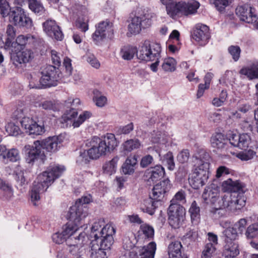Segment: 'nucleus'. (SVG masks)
Segmentation results:
<instances>
[{
  "label": "nucleus",
  "instance_id": "f257e3e1",
  "mask_svg": "<svg viewBox=\"0 0 258 258\" xmlns=\"http://www.w3.org/2000/svg\"><path fill=\"white\" fill-rule=\"evenodd\" d=\"M64 140L62 135L49 137L43 140L34 142L33 146L26 145V161L29 164H33L37 160L43 162L46 159L45 152L54 153L60 148Z\"/></svg>",
  "mask_w": 258,
  "mask_h": 258
},
{
  "label": "nucleus",
  "instance_id": "f03ea898",
  "mask_svg": "<svg viewBox=\"0 0 258 258\" xmlns=\"http://www.w3.org/2000/svg\"><path fill=\"white\" fill-rule=\"evenodd\" d=\"M63 165H54L49 167L47 170L39 174L34 181L30 193L31 201L35 206L40 199V195L46 190L54 180L65 171Z\"/></svg>",
  "mask_w": 258,
  "mask_h": 258
},
{
  "label": "nucleus",
  "instance_id": "7ed1b4c3",
  "mask_svg": "<svg viewBox=\"0 0 258 258\" xmlns=\"http://www.w3.org/2000/svg\"><path fill=\"white\" fill-rule=\"evenodd\" d=\"M194 168L188 178L189 183L195 189L204 185L209 174L210 156L204 150H200L192 157Z\"/></svg>",
  "mask_w": 258,
  "mask_h": 258
},
{
  "label": "nucleus",
  "instance_id": "20e7f679",
  "mask_svg": "<svg viewBox=\"0 0 258 258\" xmlns=\"http://www.w3.org/2000/svg\"><path fill=\"white\" fill-rule=\"evenodd\" d=\"M83 226H76L73 223L72 225H69L66 226L61 233L57 232L52 235V238L54 242L56 244H61L64 241L71 247L77 246L78 245H84L88 241L85 233H81L77 235V230Z\"/></svg>",
  "mask_w": 258,
  "mask_h": 258
},
{
  "label": "nucleus",
  "instance_id": "39448f33",
  "mask_svg": "<svg viewBox=\"0 0 258 258\" xmlns=\"http://www.w3.org/2000/svg\"><path fill=\"white\" fill-rule=\"evenodd\" d=\"M117 142L115 135L113 134L107 133L106 135L99 138L97 136L92 137L87 141V146H92L95 149H92L94 156L105 155L111 153L117 147Z\"/></svg>",
  "mask_w": 258,
  "mask_h": 258
},
{
  "label": "nucleus",
  "instance_id": "423d86ee",
  "mask_svg": "<svg viewBox=\"0 0 258 258\" xmlns=\"http://www.w3.org/2000/svg\"><path fill=\"white\" fill-rule=\"evenodd\" d=\"M115 232V229L111 224H105L103 219H99L93 223L91 228L90 236L95 239L92 242H97L109 246L110 243H113V236Z\"/></svg>",
  "mask_w": 258,
  "mask_h": 258
},
{
  "label": "nucleus",
  "instance_id": "0eeeda50",
  "mask_svg": "<svg viewBox=\"0 0 258 258\" xmlns=\"http://www.w3.org/2000/svg\"><path fill=\"white\" fill-rule=\"evenodd\" d=\"M115 232V229L111 224H105L103 219H99L93 223L91 228L90 236L95 239L92 242H97L109 246L110 243H113V236Z\"/></svg>",
  "mask_w": 258,
  "mask_h": 258
},
{
  "label": "nucleus",
  "instance_id": "6e6552de",
  "mask_svg": "<svg viewBox=\"0 0 258 258\" xmlns=\"http://www.w3.org/2000/svg\"><path fill=\"white\" fill-rule=\"evenodd\" d=\"M91 200L90 195L83 196L70 208L69 212V219L76 226H83L85 225L86 218L88 215V209L86 204L90 203Z\"/></svg>",
  "mask_w": 258,
  "mask_h": 258
},
{
  "label": "nucleus",
  "instance_id": "1a4fd4ad",
  "mask_svg": "<svg viewBox=\"0 0 258 258\" xmlns=\"http://www.w3.org/2000/svg\"><path fill=\"white\" fill-rule=\"evenodd\" d=\"M153 14L145 9L139 8L136 12V15L131 19L128 25L127 35L139 34L142 29H146L151 26Z\"/></svg>",
  "mask_w": 258,
  "mask_h": 258
},
{
  "label": "nucleus",
  "instance_id": "9d476101",
  "mask_svg": "<svg viewBox=\"0 0 258 258\" xmlns=\"http://www.w3.org/2000/svg\"><path fill=\"white\" fill-rule=\"evenodd\" d=\"M200 6V3L195 0L187 3L181 2L175 4V5L167 7V12L172 18L180 14L187 16L196 14Z\"/></svg>",
  "mask_w": 258,
  "mask_h": 258
},
{
  "label": "nucleus",
  "instance_id": "9b49d317",
  "mask_svg": "<svg viewBox=\"0 0 258 258\" xmlns=\"http://www.w3.org/2000/svg\"><path fill=\"white\" fill-rule=\"evenodd\" d=\"M161 51V47L159 43L145 41L140 47L137 57L139 59L146 61H154L159 59Z\"/></svg>",
  "mask_w": 258,
  "mask_h": 258
},
{
  "label": "nucleus",
  "instance_id": "f8f14e48",
  "mask_svg": "<svg viewBox=\"0 0 258 258\" xmlns=\"http://www.w3.org/2000/svg\"><path fill=\"white\" fill-rule=\"evenodd\" d=\"M113 36V25L112 23L106 21L98 24L92 37L95 43L99 44L102 41L112 39Z\"/></svg>",
  "mask_w": 258,
  "mask_h": 258
},
{
  "label": "nucleus",
  "instance_id": "ddd939ff",
  "mask_svg": "<svg viewBox=\"0 0 258 258\" xmlns=\"http://www.w3.org/2000/svg\"><path fill=\"white\" fill-rule=\"evenodd\" d=\"M168 222L174 228L182 226L185 218V210L180 205L170 204L168 210Z\"/></svg>",
  "mask_w": 258,
  "mask_h": 258
},
{
  "label": "nucleus",
  "instance_id": "4468645a",
  "mask_svg": "<svg viewBox=\"0 0 258 258\" xmlns=\"http://www.w3.org/2000/svg\"><path fill=\"white\" fill-rule=\"evenodd\" d=\"M223 208L234 212L241 209L245 205L246 198L243 194L231 193L224 196L222 199Z\"/></svg>",
  "mask_w": 258,
  "mask_h": 258
},
{
  "label": "nucleus",
  "instance_id": "2eb2a0df",
  "mask_svg": "<svg viewBox=\"0 0 258 258\" xmlns=\"http://www.w3.org/2000/svg\"><path fill=\"white\" fill-rule=\"evenodd\" d=\"M9 21L19 28H31L33 26L31 18L26 14L23 9L18 7L12 11Z\"/></svg>",
  "mask_w": 258,
  "mask_h": 258
},
{
  "label": "nucleus",
  "instance_id": "dca6fc26",
  "mask_svg": "<svg viewBox=\"0 0 258 258\" xmlns=\"http://www.w3.org/2000/svg\"><path fill=\"white\" fill-rule=\"evenodd\" d=\"M39 83L42 86L50 87L57 85L60 76L58 68L53 66H48L42 71Z\"/></svg>",
  "mask_w": 258,
  "mask_h": 258
},
{
  "label": "nucleus",
  "instance_id": "f3484780",
  "mask_svg": "<svg viewBox=\"0 0 258 258\" xmlns=\"http://www.w3.org/2000/svg\"><path fill=\"white\" fill-rule=\"evenodd\" d=\"M20 123L22 129L29 135H41L45 132L43 123L36 121L31 117H23Z\"/></svg>",
  "mask_w": 258,
  "mask_h": 258
},
{
  "label": "nucleus",
  "instance_id": "a211bd4d",
  "mask_svg": "<svg viewBox=\"0 0 258 258\" xmlns=\"http://www.w3.org/2000/svg\"><path fill=\"white\" fill-rule=\"evenodd\" d=\"M156 244L150 242L147 246L136 247L130 253V258H154Z\"/></svg>",
  "mask_w": 258,
  "mask_h": 258
},
{
  "label": "nucleus",
  "instance_id": "6ab92c4d",
  "mask_svg": "<svg viewBox=\"0 0 258 258\" xmlns=\"http://www.w3.org/2000/svg\"><path fill=\"white\" fill-rule=\"evenodd\" d=\"M236 14L241 21L247 23H253L257 21L254 9L248 4L237 7Z\"/></svg>",
  "mask_w": 258,
  "mask_h": 258
},
{
  "label": "nucleus",
  "instance_id": "aec40b11",
  "mask_svg": "<svg viewBox=\"0 0 258 258\" xmlns=\"http://www.w3.org/2000/svg\"><path fill=\"white\" fill-rule=\"evenodd\" d=\"M192 37L200 45H205L210 38L208 27L202 24H197L193 31Z\"/></svg>",
  "mask_w": 258,
  "mask_h": 258
},
{
  "label": "nucleus",
  "instance_id": "412c9836",
  "mask_svg": "<svg viewBox=\"0 0 258 258\" xmlns=\"http://www.w3.org/2000/svg\"><path fill=\"white\" fill-rule=\"evenodd\" d=\"M34 57L33 51L29 49H24L11 54V58L13 63L18 66L26 63L31 60Z\"/></svg>",
  "mask_w": 258,
  "mask_h": 258
},
{
  "label": "nucleus",
  "instance_id": "4be33fe9",
  "mask_svg": "<svg viewBox=\"0 0 258 258\" xmlns=\"http://www.w3.org/2000/svg\"><path fill=\"white\" fill-rule=\"evenodd\" d=\"M171 184L169 179H166L160 181L153 188L152 197L156 201H160L165 195L171 188Z\"/></svg>",
  "mask_w": 258,
  "mask_h": 258
},
{
  "label": "nucleus",
  "instance_id": "5701e85b",
  "mask_svg": "<svg viewBox=\"0 0 258 258\" xmlns=\"http://www.w3.org/2000/svg\"><path fill=\"white\" fill-rule=\"evenodd\" d=\"M20 159L19 151L16 148L8 149L6 146L0 145V160L5 163L15 162Z\"/></svg>",
  "mask_w": 258,
  "mask_h": 258
},
{
  "label": "nucleus",
  "instance_id": "b1692460",
  "mask_svg": "<svg viewBox=\"0 0 258 258\" xmlns=\"http://www.w3.org/2000/svg\"><path fill=\"white\" fill-rule=\"evenodd\" d=\"M165 174L164 168L161 165H156L148 169L145 172L144 178L150 184L153 183Z\"/></svg>",
  "mask_w": 258,
  "mask_h": 258
},
{
  "label": "nucleus",
  "instance_id": "393cba45",
  "mask_svg": "<svg viewBox=\"0 0 258 258\" xmlns=\"http://www.w3.org/2000/svg\"><path fill=\"white\" fill-rule=\"evenodd\" d=\"M43 25L44 31L48 36L57 40H61L62 39V31L54 21L47 20L43 23Z\"/></svg>",
  "mask_w": 258,
  "mask_h": 258
},
{
  "label": "nucleus",
  "instance_id": "a878e982",
  "mask_svg": "<svg viewBox=\"0 0 258 258\" xmlns=\"http://www.w3.org/2000/svg\"><path fill=\"white\" fill-rule=\"evenodd\" d=\"M113 243L106 246L97 242H92L90 250V258H107L106 250L110 249Z\"/></svg>",
  "mask_w": 258,
  "mask_h": 258
},
{
  "label": "nucleus",
  "instance_id": "bb28decb",
  "mask_svg": "<svg viewBox=\"0 0 258 258\" xmlns=\"http://www.w3.org/2000/svg\"><path fill=\"white\" fill-rule=\"evenodd\" d=\"M229 141L233 146L243 149L248 147L250 142V138L247 134H232L229 137Z\"/></svg>",
  "mask_w": 258,
  "mask_h": 258
},
{
  "label": "nucleus",
  "instance_id": "cd10ccee",
  "mask_svg": "<svg viewBox=\"0 0 258 258\" xmlns=\"http://www.w3.org/2000/svg\"><path fill=\"white\" fill-rule=\"evenodd\" d=\"M222 188L225 191L241 193L244 195V185L238 180L233 181L229 178L223 182Z\"/></svg>",
  "mask_w": 258,
  "mask_h": 258
},
{
  "label": "nucleus",
  "instance_id": "c85d7f7f",
  "mask_svg": "<svg viewBox=\"0 0 258 258\" xmlns=\"http://www.w3.org/2000/svg\"><path fill=\"white\" fill-rule=\"evenodd\" d=\"M2 34L0 33V45L4 44L6 47L10 48L13 40L16 36V30L11 24H9L5 31V41L3 40Z\"/></svg>",
  "mask_w": 258,
  "mask_h": 258
},
{
  "label": "nucleus",
  "instance_id": "c756f323",
  "mask_svg": "<svg viewBox=\"0 0 258 258\" xmlns=\"http://www.w3.org/2000/svg\"><path fill=\"white\" fill-rule=\"evenodd\" d=\"M228 142L227 139L221 133L213 135L210 139L212 147L218 150H223L225 148Z\"/></svg>",
  "mask_w": 258,
  "mask_h": 258
},
{
  "label": "nucleus",
  "instance_id": "7c9ffc66",
  "mask_svg": "<svg viewBox=\"0 0 258 258\" xmlns=\"http://www.w3.org/2000/svg\"><path fill=\"white\" fill-rule=\"evenodd\" d=\"M239 253L237 242L226 243L223 251V255L225 258H235Z\"/></svg>",
  "mask_w": 258,
  "mask_h": 258
},
{
  "label": "nucleus",
  "instance_id": "2f4dec72",
  "mask_svg": "<svg viewBox=\"0 0 258 258\" xmlns=\"http://www.w3.org/2000/svg\"><path fill=\"white\" fill-rule=\"evenodd\" d=\"M158 201L149 198L144 200L141 204L140 209L144 213H147L149 215H153L157 207L156 204Z\"/></svg>",
  "mask_w": 258,
  "mask_h": 258
},
{
  "label": "nucleus",
  "instance_id": "473e14b6",
  "mask_svg": "<svg viewBox=\"0 0 258 258\" xmlns=\"http://www.w3.org/2000/svg\"><path fill=\"white\" fill-rule=\"evenodd\" d=\"M182 245L179 241H172L168 245V252L169 258H181Z\"/></svg>",
  "mask_w": 258,
  "mask_h": 258
},
{
  "label": "nucleus",
  "instance_id": "72a5a7b5",
  "mask_svg": "<svg viewBox=\"0 0 258 258\" xmlns=\"http://www.w3.org/2000/svg\"><path fill=\"white\" fill-rule=\"evenodd\" d=\"M240 73L246 76L250 79L258 78V62L253 63L248 67L242 68Z\"/></svg>",
  "mask_w": 258,
  "mask_h": 258
},
{
  "label": "nucleus",
  "instance_id": "f704fd0d",
  "mask_svg": "<svg viewBox=\"0 0 258 258\" xmlns=\"http://www.w3.org/2000/svg\"><path fill=\"white\" fill-rule=\"evenodd\" d=\"M29 9L34 13L42 15L45 12V8L40 0H29L27 2Z\"/></svg>",
  "mask_w": 258,
  "mask_h": 258
},
{
  "label": "nucleus",
  "instance_id": "c9c22d12",
  "mask_svg": "<svg viewBox=\"0 0 258 258\" xmlns=\"http://www.w3.org/2000/svg\"><path fill=\"white\" fill-rule=\"evenodd\" d=\"M136 48L128 46H124L121 48L119 55L124 60H131L134 57L136 53H138Z\"/></svg>",
  "mask_w": 258,
  "mask_h": 258
},
{
  "label": "nucleus",
  "instance_id": "e433bc0d",
  "mask_svg": "<svg viewBox=\"0 0 258 258\" xmlns=\"http://www.w3.org/2000/svg\"><path fill=\"white\" fill-rule=\"evenodd\" d=\"M118 157H114L112 160L106 162L103 166L104 173L111 175L116 172Z\"/></svg>",
  "mask_w": 258,
  "mask_h": 258
},
{
  "label": "nucleus",
  "instance_id": "4c0bfd02",
  "mask_svg": "<svg viewBox=\"0 0 258 258\" xmlns=\"http://www.w3.org/2000/svg\"><path fill=\"white\" fill-rule=\"evenodd\" d=\"M90 147L88 150H84L83 152H80L79 157H78V162L80 163H87L90 159H97L99 158V156H94L93 154V152L91 151L92 149H95L94 147L92 146H88Z\"/></svg>",
  "mask_w": 258,
  "mask_h": 258
},
{
  "label": "nucleus",
  "instance_id": "58836bf2",
  "mask_svg": "<svg viewBox=\"0 0 258 258\" xmlns=\"http://www.w3.org/2000/svg\"><path fill=\"white\" fill-rule=\"evenodd\" d=\"M138 233L139 236L143 238H152L154 234V230L152 226L147 224H143L140 226Z\"/></svg>",
  "mask_w": 258,
  "mask_h": 258
},
{
  "label": "nucleus",
  "instance_id": "ea45409f",
  "mask_svg": "<svg viewBox=\"0 0 258 258\" xmlns=\"http://www.w3.org/2000/svg\"><path fill=\"white\" fill-rule=\"evenodd\" d=\"M223 234L225 236V243L236 242L235 240L238 235L235 228L234 227H229L226 229Z\"/></svg>",
  "mask_w": 258,
  "mask_h": 258
},
{
  "label": "nucleus",
  "instance_id": "a19ab883",
  "mask_svg": "<svg viewBox=\"0 0 258 258\" xmlns=\"http://www.w3.org/2000/svg\"><path fill=\"white\" fill-rule=\"evenodd\" d=\"M176 61L172 57L166 58L163 60L162 69L165 72H173L176 70Z\"/></svg>",
  "mask_w": 258,
  "mask_h": 258
},
{
  "label": "nucleus",
  "instance_id": "79ce46f5",
  "mask_svg": "<svg viewBox=\"0 0 258 258\" xmlns=\"http://www.w3.org/2000/svg\"><path fill=\"white\" fill-rule=\"evenodd\" d=\"M79 15L80 16L77 20L76 26L82 31L85 32L89 29L88 13L87 14L82 13Z\"/></svg>",
  "mask_w": 258,
  "mask_h": 258
},
{
  "label": "nucleus",
  "instance_id": "37998d69",
  "mask_svg": "<svg viewBox=\"0 0 258 258\" xmlns=\"http://www.w3.org/2000/svg\"><path fill=\"white\" fill-rule=\"evenodd\" d=\"M72 5L73 10L77 11L79 14L88 13L86 0H73Z\"/></svg>",
  "mask_w": 258,
  "mask_h": 258
},
{
  "label": "nucleus",
  "instance_id": "c03bdc74",
  "mask_svg": "<svg viewBox=\"0 0 258 258\" xmlns=\"http://www.w3.org/2000/svg\"><path fill=\"white\" fill-rule=\"evenodd\" d=\"M93 100L96 105L99 107H102L107 104V98L102 95L98 90H94L93 92Z\"/></svg>",
  "mask_w": 258,
  "mask_h": 258
},
{
  "label": "nucleus",
  "instance_id": "a18cd8bd",
  "mask_svg": "<svg viewBox=\"0 0 258 258\" xmlns=\"http://www.w3.org/2000/svg\"><path fill=\"white\" fill-rule=\"evenodd\" d=\"M123 149L128 152L139 149L141 146L140 141L137 139H131L125 141L123 144Z\"/></svg>",
  "mask_w": 258,
  "mask_h": 258
},
{
  "label": "nucleus",
  "instance_id": "49530a36",
  "mask_svg": "<svg viewBox=\"0 0 258 258\" xmlns=\"http://www.w3.org/2000/svg\"><path fill=\"white\" fill-rule=\"evenodd\" d=\"M216 248L211 243H207L204 247L201 258H212L215 254Z\"/></svg>",
  "mask_w": 258,
  "mask_h": 258
},
{
  "label": "nucleus",
  "instance_id": "de8ad7c7",
  "mask_svg": "<svg viewBox=\"0 0 258 258\" xmlns=\"http://www.w3.org/2000/svg\"><path fill=\"white\" fill-rule=\"evenodd\" d=\"M91 115V113L88 111L82 112L77 118L74 120L72 126L74 128L79 127L84 122L88 119Z\"/></svg>",
  "mask_w": 258,
  "mask_h": 258
},
{
  "label": "nucleus",
  "instance_id": "09e8293b",
  "mask_svg": "<svg viewBox=\"0 0 258 258\" xmlns=\"http://www.w3.org/2000/svg\"><path fill=\"white\" fill-rule=\"evenodd\" d=\"M91 115V113L88 111L82 112L77 118L74 120L72 126L74 128L79 127L84 122L88 119Z\"/></svg>",
  "mask_w": 258,
  "mask_h": 258
},
{
  "label": "nucleus",
  "instance_id": "8fccbe9b",
  "mask_svg": "<svg viewBox=\"0 0 258 258\" xmlns=\"http://www.w3.org/2000/svg\"><path fill=\"white\" fill-rule=\"evenodd\" d=\"M153 143L165 144L167 142L166 137L160 131H154L151 136Z\"/></svg>",
  "mask_w": 258,
  "mask_h": 258
},
{
  "label": "nucleus",
  "instance_id": "3c124183",
  "mask_svg": "<svg viewBox=\"0 0 258 258\" xmlns=\"http://www.w3.org/2000/svg\"><path fill=\"white\" fill-rule=\"evenodd\" d=\"M162 162L167 166L168 169L170 170H173L175 168L173 156L170 152H168L164 155Z\"/></svg>",
  "mask_w": 258,
  "mask_h": 258
},
{
  "label": "nucleus",
  "instance_id": "603ef678",
  "mask_svg": "<svg viewBox=\"0 0 258 258\" xmlns=\"http://www.w3.org/2000/svg\"><path fill=\"white\" fill-rule=\"evenodd\" d=\"M6 130L10 136H17L21 133L20 127L14 122H9L6 126Z\"/></svg>",
  "mask_w": 258,
  "mask_h": 258
},
{
  "label": "nucleus",
  "instance_id": "864d4df0",
  "mask_svg": "<svg viewBox=\"0 0 258 258\" xmlns=\"http://www.w3.org/2000/svg\"><path fill=\"white\" fill-rule=\"evenodd\" d=\"M248 238H253L258 236V223H254L249 225L245 233Z\"/></svg>",
  "mask_w": 258,
  "mask_h": 258
},
{
  "label": "nucleus",
  "instance_id": "5fc2aeb1",
  "mask_svg": "<svg viewBox=\"0 0 258 258\" xmlns=\"http://www.w3.org/2000/svg\"><path fill=\"white\" fill-rule=\"evenodd\" d=\"M236 156L241 160L247 161L251 159L254 157V153L252 149H249L238 153Z\"/></svg>",
  "mask_w": 258,
  "mask_h": 258
},
{
  "label": "nucleus",
  "instance_id": "6e6d98bb",
  "mask_svg": "<svg viewBox=\"0 0 258 258\" xmlns=\"http://www.w3.org/2000/svg\"><path fill=\"white\" fill-rule=\"evenodd\" d=\"M200 209L195 201H194L189 209L191 219L192 221L197 220L200 218Z\"/></svg>",
  "mask_w": 258,
  "mask_h": 258
},
{
  "label": "nucleus",
  "instance_id": "4d7b16f0",
  "mask_svg": "<svg viewBox=\"0 0 258 258\" xmlns=\"http://www.w3.org/2000/svg\"><path fill=\"white\" fill-rule=\"evenodd\" d=\"M84 245H78L69 249L70 252L74 256L73 258H84L83 254L84 253L85 248Z\"/></svg>",
  "mask_w": 258,
  "mask_h": 258
},
{
  "label": "nucleus",
  "instance_id": "13d9d810",
  "mask_svg": "<svg viewBox=\"0 0 258 258\" xmlns=\"http://www.w3.org/2000/svg\"><path fill=\"white\" fill-rule=\"evenodd\" d=\"M0 4V14L3 17L10 15L11 11L8 2L7 0H1Z\"/></svg>",
  "mask_w": 258,
  "mask_h": 258
},
{
  "label": "nucleus",
  "instance_id": "bf43d9fd",
  "mask_svg": "<svg viewBox=\"0 0 258 258\" xmlns=\"http://www.w3.org/2000/svg\"><path fill=\"white\" fill-rule=\"evenodd\" d=\"M203 198L207 203L210 202L214 203L218 197V193L214 192L212 190H205L203 194Z\"/></svg>",
  "mask_w": 258,
  "mask_h": 258
},
{
  "label": "nucleus",
  "instance_id": "052dcab7",
  "mask_svg": "<svg viewBox=\"0 0 258 258\" xmlns=\"http://www.w3.org/2000/svg\"><path fill=\"white\" fill-rule=\"evenodd\" d=\"M27 44V35H20L16 39L15 41H13L11 45L10 48H16L17 45L24 46ZM13 51V49H12Z\"/></svg>",
  "mask_w": 258,
  "mask_h": 258
},
{
  "label": "nucleus",
  "instance_id": "680f3d73",
  "mask_svg": "<svg viewBox=\"0 0 258 258\" xmlns=\"http://www.w3.org/2000/svg\"><path fill=\"white\" fill-rule=\"evenodd\" d=\"M78 112L74 108H71L69 110H67L61 117V119L66 122L68 120L74 119L77 115Z\"/></svg>",
  "mask_w": 258,
  "mask_h": 258
},
{
  "label": "nucleus",
  "instance_id": "e2e57ef3",
  "mask_svg": "<svg viewBox=\"0 0 258 258\" xmlns=\"http://www.w3.org/2000/svg\"><path fill=\"white\" fill-rule=\"evenodd\" d=\"M41 106L45 110L55 111L58 109V104L55 101H45L41 104Z\"/></svg>",
  "mask_w": 258,
  "mask_h": 258
},
{
  "label": "nucleus",
  "instance_id": "0e129e2a",
  "mask_svg": "<svg viewBox=\"0 0 258 258\" xmlns=\"http://www.w3.org/2000/svg\"><path fill=\"white\" fill-rule=\"evenodd\" d=\"M228 51L234 61H237L240 57V48L238 46L231 45L228 48Z\"/></svg>",
  "mask_w": 258,
  "mask_h": 258
},
{
  "label": "nucleus",
  "instance_id": "69168bd1",
  "mask_svg": "<svg viewBox=\"0 0 258 258\" xmlns=\"http://www.w3.org/2000/svg\"><path fill=\"white\" fill-rule=\"evenodd\" d=\"M51 56L52 63L55 66L56 68H58L61 64L62 55L55 50H52L51 51Z\"/></svg>",
  "mask_w": 258,
  "mask_h": 258
},
{
  "label": "nucleus",
  "instance_id": "338daca9",
  "mask_svg": "<svg viewBox=\"0 0 258 258\" xmlns=\"http://www.w3.org/2000/svg\"><path fill=\"white\" fill-rule=\"evenodd\" d=\"M184 202L185 195L182 190L177 192L170 201L171 204L174 205H179V203H184Z\"/></svg>",
  "mask_w": 258,
  "mask_h": 258
},
{
  "label": "nucleus",
  "instance_id": "774afa93",
  "mask_svg": "<svg viewBox=\"0 0 258 258\" xmlns=\"http://www.w3.org/2000/svg\"><path fill=\"white\" fill-rule=\"evenodd\" d=\"M197 237V232L194 230H190L183 236V240L189 244L190 242L195 241Z\"/></svg>",
  "mask_w": 258,
  "mask_h": 258
}]
</instances>
